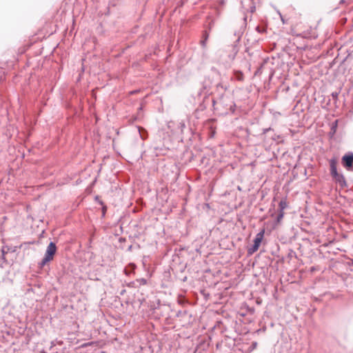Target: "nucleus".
<instances>
[{
	"label": "nucleus",
	"mask_w": 353,
	"mask_h": 353,
	"mask_svg": "<svg viewBox=\"0 0 353 353\" xmlns=\"http://www.w3.org/2000/svg\"><path fill=\"white\" fill-rule=\"evenodd\" d=\"M287 202L285 200H282L279 203V208L281 211H283L287 208Z\"/></svg>",
	"instance_id": "0eeeda50"
},
{
	"label": "nucleus",
	"mask_w": 353,
	"mask_h": 353,
	"mask_svg": "<svg viewBox=\"0 0 353 353\" xmlns=\"http://www.w3.org/2000/svg\"><path fill=\"white\" fill-rule=\"evenodd\" d=\"M57 247L55 244L52 242L50 243L48 245L45 257L42 260L41 265H44L46 263L52 261L53 259V256L56 252Z\"/></svg>",
	"instance_id": "f257e3e1"
},
{
	"label": "nucleus",
	"mask_w": 353,
	"mask_h": 353,
	"mask_svg": "<svg viewBox=\"0 0 353 353\" xmlns=\"http://www.w3.org/2000/svg\"><path fill=\"white\" fill-rule=\"evenodd\" d=\"M138 282L139 283L140 285H145L147 283V281L145 279H141L138 280Z\"/></svg>",
	"instance_id": "1a4fd4ad"
},
{
	"label": "nucleus",
	"mask_w": 353,
	"mask_h": 353,
	"mask_svg": "<svg viewBox=\"0 0 353 353\" xmlns=\"http://www.w3.org/2000/svg\"><path fill=\"white\" fill-rule=\"evenodd\" d=\"M208 34H207V33L205 32V37L204 40L201 41V45H202L203 47H205V43H206V41H207V39H208Z\"/></svg>",
	"instance_id": "6e6552de"
},
{
	"label": "nucleus",
	"mask_w": 353,
	"mask_h": 353,
	"mask_svg": "<svg viewBox=\"0 0 353 353\" xmlns=\"http://www.w3.org/2000/svg\"><path fill=\"white\" fill-rule=\"evenodd\" d=\"M283 216H284V212L281 210V212L278 216V221H280V219H281L283 217Z\"/></svg>",
	"instance_id": "9d476101"
},
{
	"label": "nucleus",
	"mask_w": 353,
	"mask_h": 353,
	"mask_svg": "<svg viewBox=\"0 0 353 353\" xmlns=\"http://www.w3.org/2000/svg\"><path fill=\"white\" fill-rule=\"evenodd\" d=\"M234 75H235V78L236 79V80L240 81H243L244 75H243V74L241 72L236 71L234 72Z\"/></svg>",
	"instance_id": "423d86ee"
},
{
	"label": "nucleus",
	"mask_w": 353,
	"mask_h": 353,
	"mask_svg": "<svg viewBox=\"0 0 353 353\" xmlns=\"http://www.w3.org/2000/svg\"><path fill=\"white\" fill-rule=\"evenodd\" d=\"M330 172L332 176L338 181H341L343 178L341 175L338 174L336 170L337 161L336 159H331L330 161Z\"/></svg>",
	"instance_id": "f03ea898"
},
{
	"label": "nucleus",
	"mask_w": 353,
	"mask_h": 353,
	"mask_svg": "<svg viewBox=\"0 0 353 353\" xmlns=\"http://www.w3.org/2000/svg\"><path fill=\"white\" fill-rule=\"evenodd\" d=\"M342 162L344 166L348 169L353 165V154H347L343 157Z\"/></svg>",
	"instance_id": "7ed1b4c3"
},
{
	"label": "nucleus",
	"mask_w": 353,
	"mask_h": 353,
	"mask_svg": "<svg viewBox=\"0 0 353 353\" xmlns=\"http://www.w3.org/2000/svg\"><path fill=\"white\" fill-rule=\"evenodd\" d=\"M107 210V207L106 206H103V214L104 215L105 212Z\"/></svg>",
	"instance_id": "9b49d317"
},
{
	"label": "nucleus",
	"mask_w": 353,
	"mask_h": 353,
	"mask_svg": "<svg viewBox=\"0 0 353 353\" xmlns=\"http://www.w3.org/2000/svg\"><path fill=\"white\" fill-rule=\"evenodd\" d=\"M265 233V230H262L259 233H258L256 236V238L254 240V244L260 246L261 243L263 240V236Z\"/></svg>",
	"instance_id": "20e7f679"
},
{
	"label": "nucleus",
	"mask_w": 353,
	"mask_h": 353,
	"mask_svg": "<svg viewBox=\"0 0 353 353\" xmlns=\"http://www.w3.org/2000/svg\"><path fill=\"white\" fill-rule=\"evenodd\" d=\"M259 248V246L254 244L252 247L248 248V254L252 255L258 250Z\"/></svg>",
	"instance_id": "39448f33"
}]
</instances>
